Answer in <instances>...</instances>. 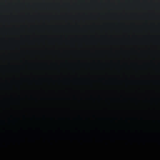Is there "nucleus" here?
<instances>
[{
  "instance_id": "1",
  "label": "nucleus",
  "mask_w": 160,
  "mask_h": 160,
  "mask_svg": "<svg viewBox=\"0 0 160 160\" xmlns=\"http://www.w3.org/2000/svg\"><path fill=\"white\" fill-rule=\"evenodd\" d=\"M45 20H56V19H45Z\"/></svg>"
},
{
  "instance_id": "2",
  "label": "nucleus",
  "mask_w": 160,
  "mask_h": 160,
  "mask_svg": "<svg viewBox=\"0 0 160 160\" xmlns=\"http://www.w3.org/2000/svg\"><path fill=\"white\" fill-rule=\"evenodd\" d=\"M33 19H25V20H33Z\"/></svg>"
}]
</instances>
